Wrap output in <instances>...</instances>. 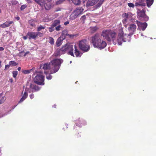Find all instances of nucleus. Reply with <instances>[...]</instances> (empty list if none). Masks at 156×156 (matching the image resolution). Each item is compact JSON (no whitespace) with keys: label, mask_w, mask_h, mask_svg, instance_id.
<instances>
[{"label":"nucleus","mask_w":156,"mask_h":156,"mask_svg":"<svg viewBox=\"0 0 156 156\" xmlns=\"http://www.w3.org/2000/svg\"><path fill=\"white\" fill-rule=\"evenodd\" d=\"M116 32L110 30H106L102 31L101 35L108 41H112L115 44L117 41L119 45H121L122 42L129 41L130 36L124 33L123 28H121L119 29L117 40L116 39Z\"/></svg>","instance_id":"f257e3e1"},{"label":"nucleus","mask_w":156,"mask_h":156,"mask_svg":"<svg viewBox=\"0 0 156 156\" xmlns=\"http://www.w3.org/2000/svg\"><path fill=\"white\" fill-rule=\"evenodd\" d=\"M63 60L61 59H56L53 60L49 63H45L42 65L41 67L44 70V73L47 75L51 74L58 72L60 67Z\"/></svg>","instance_id":"f03ea898"},{"label":"nucleus","mask_w":156,"mask_h":156,"mask_svg":"<svg viewBox=\"0 0 156 156\" xmlns=\"http://www.w3.org/2000/svg\"><path fill=\"white\" fill-rule=\"evenodd\" d=\"M91 43L94 48L100 49L104 48L107 45L106 42L101 39L100 34H96L91 37Z\"/></svg>","instance_id":"7ed1b4c3"},{"label":"nucleus","mask_w":156,"mask_h":156,"mask_svg":"<svg viewBox=\"0 0 156 156\" xmlns=\"http://www.w3.org/2000/svg\"><path fill=\"white\" fill-rule=\"evenodd\" d=\"M78 46L80 49L84 52L88 51L90 46L86 39H83L80 41L78 42Z\"/></svg>","instance_id":"20e7f679"},{"label":"nucleus","mask_w":156,"mask_h":156,"mask_svg":"<svg viewBox=\"0 0 156 156\" xmlns=\"http://www.w3.org/2000/svg\"><path fill=\"white\" fill-rule=\"evenodd\" d=\"M84 9L82 7H78L76 9L70 16V19L73 20L77 17L80 14H82Z\"/></svg>","instance_id":"39448f33"},{"label":"nucleus","mask_w":156,"mask_h":156,"mask_svg":"<svg viewBox=\"0 0 156 156\" xmlns=\"http://www.w3.org/2000/svg\"><path fill=\"white\" fill-rule=\"evenodd\" d=\"M34 83L38 85H44V76L41 74L38 73L37 74L34 79Z\"/></svg>","instance_id":"423d86ee"},{"label":"nucleus","mask_w":156,"mask_h":156,"mask_svg":"<svg viewBox=\"0 0 156 156\" xmlns=\"http://www.w3.org/2000/svg\"><path fill=\"white\" fill-rule=\"evenodd\" d=\"M137 14L139 18H140L144 21H147L149 19V17L145 14V10L144 9L141 10L138 9L137 11Z\"/></svg>","instance_id":"0eeeda50"},{"label":"nucleus","mask_w":156,"mask_h":156,"mask_svg":"<svg viewBox=\"0 0 156 156\" xmlns=\"http://www.w3.org/2000/svg\"><path fill=\"white\" fill-rule=\"evenodd\" d=\"M136 22L137 26L141 28L142 30L144 31L145 30L147 25V23L146 22L142 23L138 20H136Z\"/></svg>","instance_id":"6e6552de"},{"label":"nucleus","mask_w":156,"mask_h":156,"mask_svg":"<svg viewBox=\"0 0 156 156\" xmlns=\"http://www.w3.org/2000/svg\"><path fill=\"white\" fill-rule=\"evenodd\" d=\"M27 35L29 36L28 38L30 40H36L37 37V32H28L27 33Z\"/></svg>","instance_id":"1a4fd4ad"},{"label":"nucleus","mask_w":156,"mask_h":156,"mask_svg":"<svg viewBox=\"0 0 156 156\" xmlns=\"http://www.w3.org/2000/svg\"><path fill=\"white\" fill-rule=\"evenodd\" d=\"M67 47H68L67 49L68 54L74 57V56L73 53V45L68 43Z\"/></svg>","instance_id":"9d476101"},{"label":"nucleus","mask_w":156,"mask_h":156,"mask_svg":"<svg viewBox=\"0 0 156 156\" xmlns=\"http://www.w3.org/2000/svg\"><path fill=\"white\" fill-rule=\"evenodd\" d=\"M14 22L13 21H6L3 23L1 24L0 25V27L2 28H5L9 27L11 24H13Z\"/></svg>","instance_id":"9b49d317"},{"label":"nucleus","mask_w":156,"mask_h":156,"mask_svg":"<svg viewBox=\"0 0 156 156\" xmlns=\"http://www.w3.org/2000/svg\"><path fill=\"white\" fill-rule=\"evenodd\" d=\"M30 88L33 90L32 91V92L37 91L39 90L41 88V87L32 84H30Z\"/></svg>","instance_id":"f8f14e48"},{"label":"nucleus","mask_w":156,"mask_h":156,"mask_svg":"<svg viewBox=\"0 0 156 156\" xmlns=\"http://www.w3.org/2000/svg\"><path fill=\"white\" fill-rule=\"evenodd\" d=\"M145 2V0H138V2L135 3V5L136 6H146V3Z\"/></svg>","instance_id":"ddd939ff"},{"label":"nucleus","mask_w":156,"mask_h":156,"mask_svg":"<svg viewBox=\"0 0 156 156\" xmlns=\"http://www.w3.org/2000/svg\"><path fill=\"white\" fill-rule=\"evenodd\" d=\"M136 25L133 24H130L128 28V30L129 31L133 32L136 30Z\"/></svg>","instance_id":"4468645a"},{"label":"nucleus","mask_w":156,"mask_h":156,"mask_svg":"<svg viewBox=\"0 0 156 156\" xmlns=\"http://www.w3.org/2000/svg\"><path fill=\"white\" fill-rule=\"evenodd\" d=\"M75 50H74V53L76 56V57H78L79 56L80 57L81 56V53L78 49L77 47L75 45L74 46Z\"/></svg>","instance_id":"2eb2a0df"},{"label":"nucleus","mask_w":156,"mask_h":156,"mask_svg":"<svg viewBox=\"0 0 156 156\" xmlns=\"http://www.w3.org/2000/svg\"><path fill=\"white\" fill-rule=\"evenodd\" d=\"M62 34L63 35L66 36H69V37H73L74 36V35L72 34H68L67 31V30H65L62 31Z\"/></svg>","instance_id":"dca6fc26"},{"label":"nucleus","mask_w":156,"mask_h":156,"mask_svg":"<svg viewBox=\"0 0 156 156\" xmlns=\"http://www.w3.org/2000/svg\"><path fill=\"white\" fill-rule=\"evenodd\" d=\"M28 94L27 92L25 91L22 97L21 98L19 102V103H21L27 97Z\"/></svg>","instance_id":"f3484780"},{"label":"nucleus","mask_w":156,"mask_h":156,"mask_svg":"<svg viewBox=\"0 0 156 156\" xmlns=\"http://www.w3.org/2000/svg\"><path fill=\"white\" fill-rule=\"evenodd\" d=\"M45 9L46 10H49L51 8V5L49 2L44 4Z\"/></svg>","instance_id":"a211bd4d"},{"label":"nucleus","mask_w":156,"mask_h":156,"mask_svg":"<svg viewBox=\"0 0 156 156\" xmlns=\"http://www.w3.org/2000/svg\"><path fill=\"white\" fill-rule=\"evenodd\" d=\"M95 5L93 0H88L86 4V6H92Z\"/></svg>","instance_id":"6ab92c4d"},{"label":"nucleus","mask_w":156,"mask_h":156,"mask_svg":"<svg viewBox=\"0 0 156 156\" xmlns=\"http://www.w3.org/2000/svg\"><path fill=\"white\" fill-rule=\"evenodd\" d=\"M68 43H67L65 45H64L60 49L64 53L66 51H67V49L68 47L67 46H68Z\"/></svg>","instance_id":"aec40b11"},{"label":"nucleus","mask_w":156,"mask_h":156,"mask_svg":"<svg viewBox=\"0 0 156 156\" xmlns=\"http://www.w3.org/2000/svg\"><path fill=\"white\" fill-rule=\"evenodd\" d=\"M35 1L41 6H42L44 4V0H35Z\"/></svg>","instance_id":"412c9836"},{"label":"nucleus","mask_w":156,"mask_h":156,"mask_svg":"<svg viewBox=\"0 0 156 156\" xmlns=\"http://www.w3.org/2000/svg\"><path fill=\"white\" fill-rule=\"evenodd\" d=\"M146 0L147 6L148 7H150L153 3L154 0Z\"/></svg>","instance_id":"4be33fe9"},{"label":"nucleus","mask_w":156,"mask_h":156,"mask_svg":"<svg viewBox=\"0 0 156 156\" xmlns=\"http://www.w3.org/2000/svg\"><path fill=\"white\" fill-rule=\"evenodd\" d=\"M28 23L30 24V26L32 27H35V21L34 20L31 19L28 21Z\"/></svg>","instance_id":"5701e85b"},{"label":"nucleus","mask_w":156,"mask_h":156,"mask_svg":"<svg viewBox=\"0 0 156 156\" xmlns=\"http://www.w3.org/2000/svg\"><path fill=\"white\" fill-rule=\"evenodd\" d=\"M60 21L59 20H55L53 23L52 24L55 27L59 25Z\"/></svg>","instance_id":"b1692460"},{"label":"nucleus","mask_w":156,"mask_h":156,"mask_svg":"<svg viewBox=\"0 0 156 156\" xmlns=\"http://www.w3.org/2000/svg\"><path fill=\"white\" fill-rule=\"evenodd\" d=\"M86 16L85 15H84L81 17L80 19V20L82 23H85V21L86 20Z\"/></svg>","instance_id":"393cba45"},{"label":"nucleus","mask_w":156,"mask_h":156,"mask_svg":"<svg viewBox=\"0 0 156 156\" xmlns=\"http://www.w3.org/2000/svg\"><path fill=\"white\" fill-rule=\"evenodd\" d=\"M62 41L60 39V38H58L56 41V44L57 46H60L62 44Z\"/></svg>","instance_id":"a878e982"},{"label":"nucleus","mask_w":156,"mask_h":156,"mask_svg":"<svg viewBox=\"0 0 156 156\" xmlns=\"http://www.w3.org/2000/svg\"><path fill=\"white\" fill-rule=\"evenodd\" d=\"M9 64L10 66H15L17 65V63L16 62L14 61H11L9 62Z\"/></svg>","instance_id":"bb28decb"},{"label":"nucleus","mask_w":156,"mask_h":156,"mask_svg":"<svg viewBox=\"0 0 156 156\" xmlns=\"http://www.w3.org/2000/svg\"><path fill=\"white\" fill-rule=\"evenodd\" d=\"M45 26H42L41 25L39 27H37V31L38 32H39L41 31L42 30H44L45 29Z\"/></svg>","instance_id":"cd10ccee"},{"label":"nucleus","mask_w":156,"mask_h":156,"mask_svg":"<svg viewBox=\"0 0 156 156\" xmlns=\"http://www.w3.org/2000/svg\"><path fill=\"white\" fill-rule=\"evenodd\" d=\"M76 5H80L81 3L80 0H71Z\"/></svg>","instance_id":"c85d7f7f"},{"label":"nucleus","mask_w":156,"mask_h":156,"mask_svg":"<svg viewBox=\"0 0 156 156\" xmlns=\"http://www.w3.org/2000/svg\"><path fill=\"white\" fill-rule=\"evenodd\" d=\"M104 0H100L98 3L97 4L96 6L97 7H100L103 4Z\"/></svg>","instance_id":"c756f323"},{"label":"nucleus","mask_w":156,"mask_h":156,"mask_svg":"<svg viewBox=\"0 0 156 156\" xmlns=\"http://www.w3.org/2000/svg\"><path fill=\"white\" fill-rule=\"evenodd\" d=\"M49 42L51 44H54V41L53 38L52 37H50L49 38Z\"/></svg>","instance_id":"7c9ffc66"},{"label":"nucleus","mask_w":156,"mask_h":156,"mask_svg":"<svg viewBox=\"0 0 156 156\" xmlns=\"http://www.w3.org/2000/svg\"><path fill=\"white\" fill-rule=\"evenodd\" d=\"M98 28L97 27H94L91 29V32L94 33L96 32L98 29Z\"/></svg>","instance_id":"2f4dec72"},{"label":"nucleus","mask_w":156,"mask_h":156,"mask_svg":"<svg viewBox=\"0 0 156 156\" xmlns=\"http://www.w3.org/2000/svg\"><path fill=\"white\" fill-rule=\"evenodd\" d=\"M32 70V69L30 70H24L23 71V73L25 74L29 73H30Z\"/></svg>","instance_id":"473e14b6"},{"label":"nucleus","mask_w":156,"mask_h":156,"mask_svg":"<svg viewBox=\"0 0 156 156\" xmlns=\"http://www.w3.org/2000/svg\"><path fill=\"white\" fill-rule=\"evenodd\" d=\"M55 27L53 26L52 25H51V27L49 28V31L50 32H52L55 30Z\"/></svg>","instance_id":"72a5a7b5"},{"label":"nucleus","mask_w":156,"mask_h":156,"mask_svg":"<svg viewBox=\"0 0 156 156\" xmlns=\"http://www.w3.org/2000/svg\"><path fill=\"white\" fill-rule=\"evenodd\" d=\"M12 76L14 78H16L18 74V71H13L12 72Z\"/></svg>","instance_id":"f704fd0d"},{"label":"nucleus","mask_w":156,"mask_h":156,"mask_svg":"<svg viewBox=\"0 0 156 156\" xmlns=\"http://www.w3.org/2000/svg\"><path fill=\"white\" fill-rule=\"evenodd\" d=\"M128 6H129V7H131L133 8H134L135 5L134 4L132 3H128Z\"/></svg>","instance_id":"c9c22d12"},{"label":"nucleus","mask_w":156,"mask_h":156,"mask_svg":"<svg viewBox=\"0 0 156 156\" xmlns=\"http://www.w3.org/2000/svg\"><path fill=\"white\" fill-rule=\"evenodd\" d=\"M6 98L5 97H3L2 99L0 100V105L3 103L5 100Z\"/></svg>","instance_id":"e433bc0d"},{"label":"nucleus","mask_w":156,"mask_h":156,"mask_svg":"<svg viewBox=\"0 0 156 156\" xmlns=\"http://www.w3.org/2000/svg\"><path fill=\"white\" fill-rule=\"evenodd\" d=\"M27 7V5H22L20 7V10H23Z\"/></svg>","instance_id":"4c0bfd02"},{"label":"nucleus","mask_w":156,"mask_h":156,"mask_svg":"<svg viewBox=\"0 0 156 156\" xmlns=\"http://www.w3.org/2000/svg\"><path fill=\"white\" fill-rule=\"evenodd\" d=\"M123 17H124V18H126V19H127L128 18L129 15L128 13H125L122 15Z\"/></svg>","instance_id":"58836bf2"},{"label":"nucleus","mask_w":156,"mask_h":156,"mask_svg":"<svg viewBox=\"0 0 156 156\" xmlns=\"http://www.w3.org/2000/svg\"><path fill=\"white\" fill-rule=\"evenodd\" d=\"M46 78L48 80H50L52 78V76L50 75L46 76Z\"/></svg>","instance_id":"ea45409f"},{"label":"nucleus","mask_w":156,"mask_h":156,"mask_svg":"<svg viewBox=\"0 0 156 156\" xmlns=\"http://www.w3.org/2000/svg\"><path fill=\"white\" fill-rule=\"evenodd\" d=\"M55 27V30L57 31H59L61 30V28H62L60 25H59Z\"/></svg>","instance_id":"a19ab883"},{"label":"nucleus","mask_w":156,"mask_h":156,"mask_svg":"<svg viewBox=\"0 0 156 156\" xmlns=\"http://www.w3.org/2000/svg\"><path fill=\"white\" fill-rule=\"evenodd\" d=\"M66 37V36H65V35H63L62 34L60 37L58 38H60V39H61L63 41V40L65 39Z\"/></svg>","instance_id":"79ce46f5"},{"label":"nucleus","mask_w":156,"mask_h":156,"mask_svg":"<svg viewBox=\"0 0 156 156\" xmlns=\"http://www.w3.org/2000/svg\"><path fill=\"white\" fill-rule=\"evenodd\" d=\"M37 37H38V35L41 37L43 35V33L40 32H37Z\"/></svg>","instance_id":"37998d69"},{"label":"nucleus","mask_w":156,"mask_h":156,"mask_svg":"<svg viewBox=\"0 0 156 156\" xmlns=\"http://www.w3.org/2000/svg\"><path fill=\"white\" fill-rule=\"evenodd\" d=\"M12 5H16L18 3V2L17 1H12L11 2Z\"/></svg>","instance_id":"c03bdc74"},{"label":"nucleus","mask_w":156,"mask_h":156,"mask_svg":"<svg viewBox=\"0 0 156 156\" xmlns=\"http://www.w3.org/2000/svg\"><path fill=\"white\" fill-rule=\"evenodd\" d=\"M10 66L9 64V65H6L5 66L4 70H6L9 69L10 67Z\"/></svg>","instance_id":"a18cd8bd"},{"label":"nucleus","mask_w":156,"mask_h":156,"mask_svg":"<svg viewBox=\"0 0 156 156\" xmlns=\"http://www.w3.org/2000/svg\"><path fill=\"white\" fill-rule=\"evenodd\" d=\"M29 96H30V98L31 99H32L34 98V94H30V95Z\"/></svg>","instance_id":"49530a36"},{"label":"nucleus","mask_w":156,"mask_h":156,"mask_svg":"<svg viewBox=\"0 0 156 156\" xmlns=\"http://www.w3.org/2000/svg\"><path fill=\"white\" fill-rule=\"evenodd\" d=\"M127 19H126V18H124V19L123 20V23H126V21Z\"/></svg>","instance_id":"de8ad7c7"},{"label":"nucleus","mask_w":156,"mask_h":156,"mask_svg":"<svg viewBox=\"0 0 156 156\" xmlns=\"http://www.w3.org/2000/svg\"><path fill=\"white\" fill-rule=\"evenodd\" d=\"M94 1V3L95 4H96L97 2L99 1V0H93Z\"/></svg>","instance_id":"09e8293b"},{"label":"nucleus","mask_w":156,"mask_h":156,"mask_svg":"<svg viewBox=\"0 0 156 156\" xmlns=\"http://www.w3.org/2000/svg\"><path fill=\"white\" fill-rule=\"evenodd\" d=\"M69 23V22L68 21H67L64 22V24L65 25H66L67 24H68Z\"/></svg>","instance_id":"8fccbe9b"},{"label":"nucleus","mask_w":156,"mask_h":156,"mask_svg":"<svg viewBox=\"0 0 156 156\" xmlns=\"http://www.w3.org/2000/svg\"><path fill=\"white\" fill-rule=\"evenodd\" d=\"M29 52L28 51H27L25 53V54H24L23 56H25L27 55L28 54H29Z\"/></svg>","instance_id":"3c124183"},{"label":"nucleus","mask_w":156,"mask_h":156,"mask_svg":"<svg viewBox=\"0 0 156 156\" xmlns=\"http://www.w3.org/2000/svg\"><path fill=\"white\" fill-rule=\"evenodd\" d=\"M24 51H21V52H20L18 54V55L20 57H21V55L20 54L21 53H22Z\"/></svg>","instance_id":"603ef678"},{"label":"nucleus","mask_w":156,"mask_h":156,"mask_svg":"<svg viewBox=\"0 0 156 156\" xmlns=\"http://www.w3.org/2000/svg\"><path fill=\"white\" fill-rule=\"evenodd\" d=\"M27 36H24L23 37V39L25 40L27 39Z\"/></svg>","instance_id":"864d4df0"},{"label":"nucleus","mask_w":156,"mask_h":156,"mask_svg":"<svg viewBox=\"0 0 156 156\" xmlns=\"http://www.w3.org/2000/svg\"><path fill=\"white\" fill-rule=\"evenodd\" d=\"M4 50V48L3 47H0V51H2Z\"/></svg>","instance_id":"5fc2aeb1"},{"label":"nucleus","mask_w":156,"mask_h":156,"mask_svg":"<svg viewBox=\"0 0 156 156\" xmlns=\"http://www.w3.org/2000/svg\"><path fill=\"white\" fill-rule=\"evenodd\" d=\"M15 18L17 20H19L20 19V17L19 16L16 17Z\"/></svg>","instance_id":"6e6d98bb"},{"label":"nucleus","mask_w":156,"mask_h":156,"mask_svg":"<svg viewBox=\"0 0 156 156\" xmlns=\"http://www.w3.org/2000/svg\"><path fill=\"white\" fill-rule=\"evenodd\" d=\"M79 133H78V134L77 135V137L79 138V137H81V136L80 135H79Z\"/></svg>","instance_id":"4d7b16f0"},{"label":"nucleus","mask_w":156,"mask_h":156,"mask_svg":"<svg viewBox=\"0 0 156 156\" xmlns=\"http://www.w3.org/2000/svg\"><path fill=\"white\" fill-rule=\"evenodd\" d=\"M2 61L0 60V68H1L2 67Z\"/></svg>","instance_id":"13d9d810"},{"label":"nucleus","mask_w":156,"mask_h":156,"mask_svg":"<svg viewBox=\"0 0 156 156\" xmlns=\"http://www.w3.org/2000/svg\"><path fill=\"white\" fill-rule=\"evenodd\" d=\"M21 69V67H19L18 68V70H19V71H20V70Z\"/></svg>","instance_id":"bf43d9fd"},{"label":"nucleus","mask_w":156,"mask_h":156,"mask_svg":"<svg viewBox=\"0 0 156 156\" xmlns=\"http://www.w3.org/2000/svg\"><path fill=\"white\" fill-rule=\"evenodd\" d=\"M2 95V93H1L0 94V97H1Z\"/></svg>","instance_id":"052dcab7"},{"label":"nucleus","mask_w":156,"mask_h":156,"mask_svg":"<svg viewBox=\"0 0 156 156\" xmlns=\"http://www.w3.org/2000/svg\"><path fill=\"white\" fill-rule=\"evenodd\" d=\"M60 10L59 9H58V10H56V11H58L59 10Z\"/></svg>","instance_id":"680f3d73"},{"label":"nucleus","mask_w":156,"mask_h":156,"mask_svg":"<svg viewBox=\"0 0 156 156\" xmlns=\"http://www.w3.org/2000/svg\"><path fill=\"white\" fill-rule=\"evenodd\" d=\"M1 13V10L0 9V13Z\"/></svg>","instance_id":"e2e57ef3"},{"label":"nucleus","mask_w":156,"mask_h":156,"mask_svg":"<svg viewBox=\"0 0 156 156\" xmlns=\"http://www.w3.org/2000/svg\"><path fill=\"white\" fill-rule=\"evenodd\" d=\"M79 121V120L77 121V122H78Z\"/></svg>","instance_id":"0e129e2a"},{"label":"nucleus","mask_w":156,"mask_h":156,"mask_svg":"<svg viewBox=\"0 0 156 156\" xmlns=\"http://www.w3.org/2000/svg\"><path fill=\"white\" fill-rule=\"evenodd\" d=\"M11 82H12V80H11Z\"/></svg>","instance_id":"69168bd1"},{"label":"nucleus","mask_w":156,"mask_h":156,"mask_svg":"<svg viewBox=\"0 0 156 156\" xmlns=\"http://www.w3.org/2000/svg\"><path fill=\"white\" fill-rule=\"evenodd\" d=\"M11 82H12V80H11Z\"/></svg>","instance_id":"338daca9"}]
</instances>
